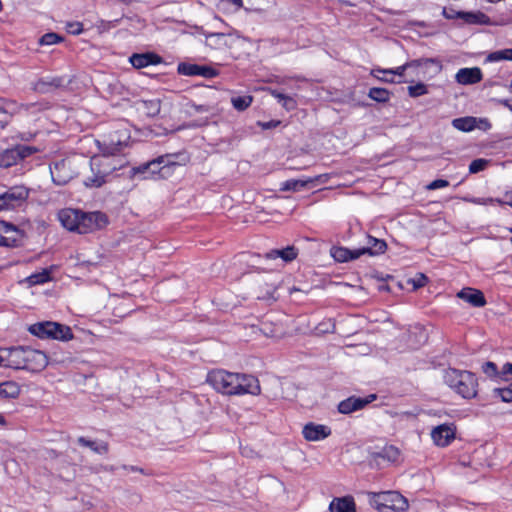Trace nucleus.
<instances>
[{"mask_svg": "<svg viewBox=\"0 0 512 512\" xmlns=\"http://www.w3.org/2000/svg\"><path fill=\"white\" fill-rule=\"evenodd\" d=\"M98 144L101 154L95 155L90 159V174L83 181L84 186L87 188L102 187L110 180L111 175L116 170L121 169L125 165L123 159L116 156L124 145L122 141L111 138L108 143L100 144L98 142Z\"/></svg>", "mask_w": 512, "mask_h": 512, "instance_id": "1", "label": "nucleus"}, {"mask_svg": "<svg viewBox=\"0 0 512 512\" xmlns=\"http://www.w3.org/2000/svg\"><path fill=\"white\" fill-rule=\"evenodd\" d=\"M206 380L217 392L225 395H259L261 393L259 380L248 374L215 369L207 374Z\"/></svg>", "mask_w": 512, "mask_h": 512, "instance_id": "2", "label": "nucleus"}, {"mask_svg": "<svg viewBox=\"0 0 512 512\" xmlns=\"http://www.w3.org/2000/svg\"><path fill=\"white\" fill-rule=\"evenodd\" d=\"M445 384L464 399H473L478 393V378L467 370L449 368L444 373Z\"/></svg>", "mask_w": 512, "mask_h": 512, "instance_id": "3", "label": "nucleus"}, {"mask_svg": "<svg viewBox=\"0 0 512 512\" xmlns=\"http://www.w3.org/2000/svg\"><path fill=\"white\" fill-rule=\"evenodd\" d=\"M369 504L379 512H405L407 499L396 491L368 492Z\"/></svg>", "mask_w": 512, "mask_h": 512, "instance_id": "4", "label": "nucleus"}, {"mask_svg": "<svg viewBox=\"0 0 512 512\" xmlns=\"http://www.w3.org/2000/svg\"><path fill=\"white\" fill-rule=\"evenodd\" d=\"M28 331L41 339L68 341L73 338V333L69 326L52 321L32 324Z\"/></svg>", "mask_w": 512, "mask_h": 512, "instance_id": "5", "label": "nucleus"}, {"mask_svg": "<svg viewBox=\"0 0 512 512\" xmlns=\"http://www.w3.org/2000/svg\"><path fill=\"white\" fill-rule=\"evenodd\" d=\"M50 173L54 184L63 186L79 174V164L75 158H65L50 166Z\"/></svg>", "mask_w": 512, "mask_h": 512, "instance_id": "6", "label": "nucleus"}, {"mask_svg": "<svg viewBox=\"0 0 512 512\" xmlns=\"http://www.w3.org/2000/svg\"><path fill=\"white\" fill-rule=\"evenodd\" d=\"M177 157V154H166L159 156L151 161L133 167L131 169V174L133 176L142 175L144 179L149 178L150 176L161 173V171L166 167L175 165V159Z\"/></svg>", "mask_w": 512, "mask_h": 512, "instance_id": "7", "label": "nucleus"}, {"mask_svg": "<svg viewBox=\"0 0 512 512\" xmlns=\"http://www.w3.org/2000/svg\"><path fill=\"white\" fill-rule=\"evenodd\" d=\"M28 197V188L23 185L12 186L0 195V211L14 210L21 207Z\"/></svg>", "mask_w": 512, "mask_h": 512, "instance_id": "8", "label": "nucleus"}, {"mask_svg": "<svg viewBox=\"0 0 512 512\" xmlns=\"http://www.w3.org/2000/svg\"><path fill=\"white\" fill-rule=\"evenodd\" d=\"M37 150L28 145H16L0 153V167L9 168L19 161L31 156Z\"/></svg>", "mask_w": 512, "mask_h": 512, "instance_id": "9", "label": "nucleus"}, {"mask_svg": "<svg viewBox=\"0 0 512 512\" xmlns=\"http://www.w3.org/2000/svg\"><path fill=\"white\" fill-rule=\"evenodd\" d=\"M107 223L106 215L101 212L85 213L80 211L78 233L87 234L93 232L103 228Z\"/></svg>", "mask_w": 512, "mask_h": 512, "instance_id": "10", "label": "nucleus"}, {"mask_svg": "<svg viewBox=\"0 0 512 512\" xmlns=\"http://www.w3.org/2000/svg\"><path fill=\"white\" fill-rule=\"evenodd\" d=\"M27 347L16 346L0 349V356L3 359L1 366L12 369H22L25 360Z\"/></svg>", "mask_w": 512, "mask_h": 512, "instance_id": "11", "label": "nucleus"}, {"mask_svg": "<svg viewBox=\"0 0 512 512\" xmlns=\"http://www.w3.org/2000/svg\"><path fill=\"white\" fill-rule=\"evenodd\" d=\"M177 72L184 76H201L206 79H212L219 75L218 70L207 65H198L182 62L178 64Z\"/></svg>", "mask_w": 512, "mask_h": 512, "instance_id": "12", "label": "nucleus"}, {"mask_svg": "<svg viewBox=\"0 0 512 512\" xmlns=\"http://www.w3.org/2000/svg\"><path fill=\"white\" fill-rule=\"evenodd\" d=\"M48 364V357L40 350L27 347L23 368L31 372H40Z\"/></svg>", "mask_w": 512, "mask_h": 512, "instance_id": "13", "label": "nucleus"}, {"mask_svg": "<svg viewBox=\"0 0 512 512\" xmlns=\"http://www.w3.org/2000/svg\"><path fill=\"white\" fill-rule=\"evenodd\" d=\"M302 435L307 441H321L331 435V429L323 424L309 422L304 425Z\"/></svg>", "mask_w": 512, "mask_h": 512, "instance_id": "14", "label": "nucleus"}, {"mask_svg": "<svg viewBox=\"0 0 512 512\" xmlns=\"http://www.w3.org/2000/svg\"><path fill=\"white\" fill-rule=\"evenodd\" d=\"M376 399V395H369L366 398L349 397L338 404V411L342 414H350L364 408L367 404Z\"/></svg>", "mask_w": 512, "mask_h": 512, "instance_id": "15", "label": "nucleus"}, {"mask_svg": "<svg viewBox=\"0 0 512 512\" xmlns=\"http://www.w3.org/2000/svg\"><path fill=\"white\" fill-rule=\"evenodd\" d=\"M330 255L336 262L346 263L360 258L363 255V251L360 248L348 249L342 246H333L330 249Z\"/></svg>", "mask_w": 512, "mask_h": 512, "instance_id": "16", "label": "nucleus"}, {"mask_svg": "<svg viewBox=\"0 0 512 512\" xmlns=\"http://www.w3.org/2000/svg\"><path fill=\"white\" fill-rule=\"evenodd\" d=\"M457 297L473 307H483L486 305V299L482 291L465 287L457 293Z\"/></svg>", "mask_w": 512, "mask_h": 512, "instance_id": "17", "label": "nucleus"}, {"mask_svg": "<svg viewBox=\"0 0 512 512\" xmlns=\"http://www.w3.org/2000/svg\"><path fill=\"white\" fill-rule=\"evenodd\" d=\"M431 437L437 446L445 447L454 440L455 430L448 425H440L432 430Z\"/></svg>", "mask_w": 512, "mask_h": 512, "instance_id": "18", "label": "nucleus"}, {"mask_svg": "<svg viewBox=\"0 0 512 512\" xmlns=\"http://www.w3.org/2000/svg\"><path fill=\"white\" fill-rule=\"evenodd\" d=\"M129 61L134 68L140 69L150 65L160 64L162 62V58L153 52L142 54L135 53L130 56Z\"/></svg>", "mask_w": 512, "mask_h": 512, "instance_id": "19", "label": "nucleus"}, {"mask_svg": "<svg viewBox=\"0 0 512 512\" xmlns=\"http://www.w3.org/2000/svg\"><path fill=\"white\" fill-rule=\"evenodd\" d=\"M478 123L484 124L485 127H490V123L486 119H477L472 116L460 117L452 120V126L462 132H470L474 130L478 127Z\"/></svg>", "mask_w": 512, "mask_h": 512, "instance_id": "20", "label": "nucleus"}, {"mask_svg": "<svg viewBox=\"0 0 512 512\" xmlns=\"http://www.w3.org/2000/svg\"><path fill=\"white\" fill-rule=\"evenodd\" d=\"M80 210L63 209L59 212L58 218L62 226L70 231L78 232Z\"/></svg>", "mask_w": 512, "mask_h": 512, "instance_id": "21", "label": "nucleus"}, {"mask_svg": "<svg viewBox=\"0 0 512 512\" xmlns=\"http://www.w3.org/2000/svg\"><path fill=\"white\" fill-rule=\"evenodd\" d=\"M482 71L478 67L462 68L456 74V81L463 85L476 84L482 80Z\"/></svg>", "mask_w": 512, "mask_h": 512, "instance_id": "22", "label": "nucleus"}, {"mask_svg": "<svg viewBox=\"0 0 512 512\" xmlns=\"http://www.w3.org/2000/svg\"><path fill=\"white\" fill-rule=\"evenodd\" d=\"M366 239V246L360 248L363 251V255L377 256L385 253L387 250V244L383 239H378L371 235H367Z\"/></svg>", "mask_w": 512, "mask_h": 512, "instance_id": "23", "label": "nucleus"}, {"mask_svg": "<svg viewBox=\"0 0 512 512\" xmlns=\"http://www.w3.org/2000/svg\"><path fill=\"white\" fill-rule=\"evenodd\" d=\"M298 255V249L291 245L283 249H273L265 254V258L268 260L282 259L283 262L288 263L296 259Z\"/></svg>", "mask_w": 512, "mask_h": 512, "instance_id": "24", "label": "nucleus"}, {"mask_svg": "<svg viewBox=\"0 0 512 512\" xmlns=\"http://www.w3.org/2000/svg\"><path fill=\"white\" fill-rule=\"evenodd\" d=\"M330 512H356L355 501L352 496L334 498L329 505Z\"/></svg>", "mask_w": 512, "mask_h": 512, "instance_id": "25", "label": "nucleus"}, {"mask_svg": "<svg viewBox=\"0 0 512 512\" xmlns=\"http://www.w3.org/2000/svg\"><path fill=\"white\" fill-rule=\"evenodd\" d=\"M228 39V34L210 33L205 37V45L213 50H222L227 47Z\"/></svg>", "mask_w": 512, "mask_h": 512, "instance_id": "26", "label": "nucleus"}, {"mask_svg": "<svg viewBox=\"0 0 512 512\" xmlns=\"http://www.w3.org/2000/svg\"><path fill=\"white\" fill-rule=\"evenodd\" d=\"M139 109L148 117H155L160 113L161 102L159 99L142 100Z\"/></svg>", "mask_w": 512, "mask_h": 512, "instance_id": "27", "label": "nucleus"}, {"mask_svg": "<svg viewBox=\"0 0 512 512\" xmlns=\"http://www.w3.org/2000/svg\"><path fill=\"white\" fill-rule=\"evenodd\" d=\"M77 442L84 447L90 448L93 452L97 454H106L109 451V444L104 441L97 443L95 441L89 440L81 436L77 439Z\"/></svg>", "mask_w": 512, "mask_h": 512, "instance_id": "28", "label": "nucleus"}, {"mask_svg": "<svg viewBox=\"0 0 512 512\" xmlns=\"http://www.w3.org/2000/svg\"><path fill=\"white\" fill-rule=\"evenodd\" d=\"M20 394L19 386L12 381L0 383V398H16Z\"/></svg>", "mask_w": 512, "mask_h": 512, "instance_id": "29", "label": "nucleus"}, {"mask_svg": "<svg viewBox=\"0 0 512 512\" xmlns=\"http://www.w3.org/2000/svg\"><path fill=\"white\" fill-rule=\"evenodd\" d=\"M16 231V228L14 225L6 223L4 221H0V246H7L11 247L15 245L16 240L11 239L7 236H4V234H8L10 232Z\"/></svg>", "mask_w": 512, "mask_h": 512, "instance_id": "30", "label": "nucleus"}, {"mask_svg": "<svg viewBox=\"0 0 512 512\" xmlns=\"http://www.w3.org/2000/svg\"><path fill=\"white\" fill-rule=\"evenodd\" d=\"M50 280H51V271L49 269H43L40 272L33 273L25 279V281L30 286L44 284Z\"/></svg>", "mask_w": 512, "mask_h": 512, "instance_id": "31", "label": "nucleus"}, {"mask_svg": "<svg viewBox=\"0 0 512 512\" xmlns=\"http://www.w3.org/2000/svg\"><path fill=\"white\" fill-rule=\"evenodd\" d=\"M459 18L463 19L468 24H487L489 21L488 16L482 12L474 13L461 11Z\"/></svg>", "mask_w": 512, "mask_h": 512, "instance_id": "32", "label": "nucleus"}, {"mask_svg": "<svg viewBox=\"0 0 512 512\" xmlns=\"http://www.w3.org/2000/svg\"><path fill=\"white\" fill-rule=\"evenodd\" d=\"M63 80L61 78H52L50 80H39L35 85V90L40 93L49 92L50 88H58L62 86Z\"/></svg>", "mask_w": 512, "mask_h": 512, "instance_id": "33", "label": "nucleus"}, {"mask_svg": "<svg viewBox=\"0 0 512 512\" xmlns=\"http://www.w3.org/2000/svg\"><path fill=\"white\" fill-rule=\"evenodd\" d=\"M391 92L385 88L373 87L369 90L368 96L379 103L388 102L391 98Z\"/></svg>", "mask_w": 512, "mask_h": 512, "instance_id": "34", "label": "nucleus"}, {"mask_svg": "<svg viewBox=\"0 0 512 512\" xmlns=\"http://www.w3.org/2000/svg\"><path fill=\"white\" fill-rule=\"evenodd\" d=\"M20 107L16 101L0 97V114L14 115L19 112Z\"/></svg>", "mask_w": 512, "mask_h": 512, "instance_id": "35", "label": "nucleus"}, {"mask_svg": "<svg viewBox=\"0 0 512 512\" xmlns=\"http://www.w3.org/2000/svg\"><path fill=\"white\" fill-rule=\"evenodd\" d=\"M309 183H312L311 179H290L282 184L281 190L283 191H300L306 187Z\"/></svg>", "mask_w": 512, "mask_h": 512, "instance_id": "36", "label": "nucleus"}, {"mask_svg": "<svg viewBox=\"0 0 512 512\" xmlns=\"http://www.w3.org/2000/svg\"><path fill=\"white\" fill-rule=\"evenodd\" d=\"M253 102V97L250 95L236 96L231 98V103L237 111H245Z\"/></svg>", "mask_w": 512, "mask_h": 512, "instance_id": "37", "label": "nucleus"}, {"mask_svg": "<svg viewBox=\"0 0 512 512\" xmlns=\"http://www.w3.org/2000/svg\"><path fill=\"white\" fill-rule=\"evenodd\" d=\"M186 112L189 115H195V114H203V113H210L212 111V106L208 104H196L193 101H188L185 104Z\"/></svg>", "mask_w": 512, "mask_h": 512, "instance_id": "38", "label": "nucleus"}, {"mask_svg": "<svg viewBox=\"0 0 512 512\" xmlns=\"http://www.w3.org/2000/svg\"><path fill=\"white\" fill-rule=\"evenodd\" d=\"M378 456L389 462H396L400 457V451L395 446H385L381 452L378 453Z\"/></svg>", "mask_w": 512, "mask_h": 512, "instance_id": "39", "label": "nucleus"}, {"mask_svg": "<svg viewBox=\"0 0 512 512\" xmlns=\"http://www.w3.org/2000/svg\"><path fill=\"white\" fill-rule=\"evenodd\" d=\"M492 394L493 397L500 398L503 402H512V383L504 388H494Z\"/></svg>", "mask_w": 512, "mask_h": 512, "instance_id": "40", "label": "nucleus"}, {"mask_svg": "<svg viewBox=\"0 0 512 512\" xmlns=\"http://www.w3.org/2000/svg\"><path fill=\"white\" fill-rule=\"evenodd\" d=\"M405 64H406L407 68H417V67H420V66H423V65L426 66L428 64L436 65L438 71H440L441 68H442L440 62L437 59H434V58L415 59V60L408 61Z\"/></svg>", "mask_w": 512, "mask_h": 512, "instance_id": "41", "label": "nucleus"}, {"mask_svg": "<svg viewBox=\"0 0 512 512\" xmlns=\"http://www.w3.org/2000/svg\"><path fill=\"white\" fill-rule=\"evenodd\" d=\"M406 64H403L399 67H396L394 69H381V68H375L371 71V74L373 76H376V72H381L382 74H390V76H399L402 77L404 75V72L407 70Z\"/></svg>", "mask_w": 512, "mask_h": 512, "instance_id": "42", "label": "nucleus"}, {"mask_svg": "<svg viewBox=\"0 0 512 512\" xmlns=\"http://www.w3.org/2000/svg\"><path fill=\"white\" fill-rule=\"evenodd\" d=\"M62 41H63V38L59 34L54 33V32H49V33H46L43 36H41V38L39 39V44L42 46L54 45V44L60 43Z\"/></svg>", "mask_w": 512, "mask_h": 512, "instance_id": "43", "label": "nucleus"}, {"mask_svg": "<svg viewBox=\"0 0 512 512\" xmlns=\"http://www.w3.org/2000/svg\"><path fill=\"white\" fill-rule=\"evenodd\" d=\"M408 94L412 98H416L428 93L427 85L422 82H419L415 85L408 86Z\"/></svg>", "mask_w": 512, "mask_h": 512, "instance_id": "44", "label": "nucleus"}, {"mask_svg": "<svg viewBox=\"0 0 512 512\" xmlns=\"http://www.w3.org/2000/svg\"><path fill=\"white\" fill-rule=\"evenodd\" d=\"M510 49H503V50H498V51H495V52H492L490 53L486 60L489 61V62H497V61H501V60H510Z\"/></svg>", "mask_w": 512, "mask_h": 512, "instance_id": "45", "label": "nucleus"}, {"mask_svg": "<svg viewBox=\"0 0 512 512\" xmlns=\"http://www.w3.org/2000/svg\"><path fill=\"white\" fill-rule=\"evenodd\" d=\"M489 164V160L478 158L473 160L469 165V173L475 174L486 169Z\"/></svg>", "mask_w": 512, "mask_h": 512, "instance_id": "46", "label": "nucleus"}, {"mask_svg": "<svg viewBox=\"0 0 512 512\" xmlns=\"http://www.w3.org/2000/svg\"><path fill=\"white\" fill-rule=\"evenodd\" d=\"M482 371L484 374L491 378L499 376L497 365L491 361H487L482 365Z\"/></svg>", "mask_w": 512, "mask_h": 512, "instance_id": "47", "label": "nucleus"}, {"mask_svg": "<svg viewBox=\"0 0 512 512\" xmlns=\"http://www.w3.org/2000/svg\"><path fill=\"white\" fill-rule=\"evenodd\" d=\"M497 198H476V197H464L465 202L477 204V205H488L497 203Z\"/></svg>", "mask_w": 512, "mask_h": 512, "instance_id": "48", "label": "nucleus"}, {"mask_svg": "<svg viewBox=\"0 0 512 512\" xmlns=\"http://www.w3.org/2000/svg\"><path fill=\"white\" fill-rule=\"evenodd\" d=\"M448 185H449V182L447 180L436 179V180H433L432 182H430L426 186V189L427 190H436V189L447 187Z\"/></svg>", "mask_w": 512, "mask_h": 512, "instance_id": "49", "label": "nucleus"}, {"mask_svg": "<svg viewBox=\"0 0 512 512\" xmlns=\"http://www.w3.org/2000/svg\"><path fill=\"white\" fill-rule=\"evenodd\" d=\"M258 126H260L263 130H268L272 128H276L281 124L279 120H270L267 122L258 121Z\"/></svg>", "mask_w": 512, "mask_h": 512, "instance_id": "50", "label": "nucleus"}, {"mask_svg": "<svg viewBox=\"0 0 512 512\" xmlns=\"http://www.w3.org/2000/svg\"><path fill=\"white\" fill-rule=\"evenodd\" d=\"M496 201H497V204H499V205H509L512 207V190L507 191L504 194L503 198H497Z\"/></svg>", "mask_w": 512, "mask_h": 512, "instance_id": "51", "label": "nucleus"}, {"mask_svg": "<svg viewBox=\"0 0 512 512\" xmlns=\"http://www.w3.org/2000/svg\"><path fill=\"white\" fill-rule=\"evenodd\" d=\"M281 104L288 111L294 110L297 106V103L294 100V98L290 96H287Z\"/></svg>", "mask_w": 512, "mask_h": 512, "instance_id": "52", "label": "nucleus"}, {"mask_svg": "<svg viewBox=\"0 0 512 512\" xmlns=\"http://www.w3.org/2000/svg\"><path fill=\"white\" fill-rule=\"evenodd\" d=\"M442 14L446 19H456L460 17L461 11L444 8Z\"/></svg>", "mask_w": 512, "mask_h": 512, "instance_id": "53", "label": "nucleus"}, {"mask_svg": "<svg viewBox=\"0 0 512 512\" xmlns=\"http://www.w3.org/2000/svg\"><path fill=\"white\" fill-rule=\"evenodd\" d=\"M68 27H69V32L74 35H78V34L82 33V31H83L82 24L79 22L69 24Z\"/></svg>", "mask_w": 512, "mask_h": 512, "instance_id": "54", "label": "nucleus"}, {"mask_svg": "<svg viewBox=\"0 0 512 512\" xmlns=\"http://www.w3.org/2000/svg\"><path fill=\"white\" fill-rule=\"evenodd\" d=\"M329 178H330L329 174H320V175H317L314 178H310V179L312 180V183L317 182V183L324 184L328 181Z\"/></svg>", "mask_w": 512, "mask_h": 512, "instance_id": "55", "label": "nucleus"}, {"mask_svg": "<svg viewBox=\"0 0 512 512\" xmlns=\"http://www.w3.org/2000/svg\"><path fill=\"white\" fill-rule=\"evenodd\" d=\"M389 74H382L381 72H376V78L379 79L380 81H384V82H390V83H394V78L391 76V77H388Z\"/></svg>", "mask_w": 512, "mask_h": 512, "instance_id": "56", "label": "nucleus"}, {"mask_svg": "<svg viewBox=\"0 0 512 512\" xmlns=\"http://www.w3.org/2000/svg\"><path fill=\"white\" fill-rule=\"evenodd\" d=\"M428 279L424 274H420L417 282L414 283L416 288L423 287L427 283Z\"/></svg>", "mask_w": 512, "mask_h": 512, "instance_id": "57", "label": "nucleus"}, {"mask_svg": "<svg viewBox=\"0 0 512 512\" xmlns=\"http://www.w3.org/2000/svg\"><path fill=\"white\" fill-rule=\"evenodd\" d=\"M271 95L276 98L278 100L279 103H282L284 101V99L287 97V95L281 93V92H278L276 90H272L271 91Z\"/></svg>", "mask_w": 512, "mask_h": 512, "instance_id": "58", "label": "nucleus"}, {"mask_svg": "<svg viewBox=\"0 0 512 512\" xmlns=\"http://www.w3.org/2000/svg\"><path fill=\"white\" fill-rule=\"evenodd\" d=\"M501 374H502L503 376H505V375H507V374L512 375V363H506V364H504V366L502 367Z\"/></svg>", "mask_w": 512, "mask_h": 512, "instance_id": "59", "label": "nucleus"}, {"mask_svg": "<svg viewBox=\"0 0 512 512\" xmlns=\"http://www.w3.org/2000/svg\"><path fill=\"white\" fill-rule=\"evenodd\" d=\"M122 467H123V469L128 470L130 472H140V473L144 474V470L138 466L123 465Z\"/></svg>", "mask_w": 512, "mask_h": 512, "instance_id": "60", "label": "nucleus"}, {"mask_svg": "<svg viewBox=\"0 0 512 512\" xmlns=\"http://www.w3.org/2000/svg\"><path fill=\"white\" fill-rule=\"evenodd\" d=\"M501 105L508 108L512 112V100L502 99L499 101Z\"/></svg>", "mask_w": 512, "mask_h": 512, "instance_id": "61", "label": "nucleus"}, {"mask_svg": "<svg viewBox=\"0 0 512 512\" xmlns=\"http://www.w3.org/2000/svg\"><path fill=\"white\" fill-rule=\"evenodd\" d=\"M6 424V420L2 414H0V425L3 426Z\"/></svg>", "mask_w": 512, "mask_h": 512, "instance_id": "62", "label": "nucleus"}, {"mask_svg": "<svg viewBox=\"0 0 512 512\" xmlns=\"http://www.w3.org/2000/svg\"><path fill=\"white\" fill-rule=\"evenodd\" d=\"M510 52H511V53H510V56H509V57H510V60H512V49H510Z\"/></svg>", "mask_w": 512, "mask_h": 512, "instance_id": "63", "label": "nucleus"}, {"mask_svg": "<svg viewBox=\"0 0 512 512\" xmlns=\"http://www.w3.org/2000/svg\"><path fill=\"white\" fill-rule=\"evenodd\" d=\"M108 470H109V471H114V467H113V466H111Z\"/></svg>", "mask_w": 512, "mask_h": 512, "instance_id": "64", "label": "nucleus"}]
</instances>
